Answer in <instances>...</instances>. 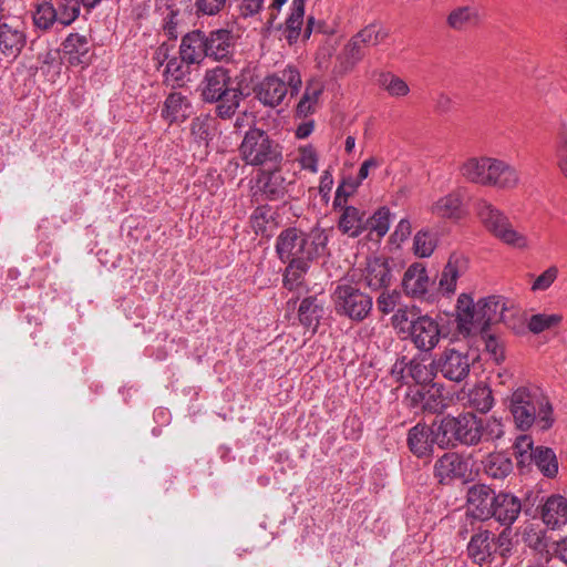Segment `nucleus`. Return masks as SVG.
<instances>
[{"label":"nucleus","mask_w":567,"mask_h":567,"mask_svg":"<svg viewBox=\"0 0 567 567\" xmlns=\"http://www.w3.org/2000/svg\"><path fill=\"white\" fill-rule=\"evenodd\" d=\"M367 230L375 233L378 237L384 236L390 228V212L385 207L379 208L371 217H365Z\"/></svg>","instance_id":"8fccbe9b"},{"label":"nucleus","mask_w":567,"mask_h":567,"mask_svg":"<svg viewBox=\"0 0 567 567\" xmlns=\"http://www.w3.org/2000/svg\"><path fill=\"white\" fill-rule=\"evenodd\" d=\"M409 398L412 405L433 413L441 412L445 406L441 389L435 384L411 389Z\"/></svg>","instance_id":"b1692460"},{"label":"nucleus","mask_w":567,"mask_h":567,"mask_svg":"<svg viewBox=\"0 0 567 567\" xmlns=\"http://www.w3.org/2000/svg\"><path fill=\"white\" fill-rule=\"evenodd\" d=\"M228 0H194L195 14L197 17H215L226 8Z\"/></svg>","instance_id":"603ef678"},{"label":"nucleus","mask_w":567,"mask_h":567,"mask_svg":"<svg viewBox=\"0 0 567 567\" xmlns=\"http://www.w3.org/2000/svg\"><path fill=\"white\" fill-rule=\"evenodd\" d=\"M27 44V30L22 22L0 23V53L7 58H17Z\"/></svg>","instance_id":"f8f14e48"},{"label":"nucleus","mask_w":567,"mask_h":567,"mask_svg":"<svg viewBox=\"0 0 567 567\" xmlns=\"http://www.w3.org/2000/svg\"><path fill=\"white\" fill-rule=\"evenodd\" d=\"M298 161L303 169L317 173L318 155L311 145L300 147Z\"/></svg>","instance_id":"052dcab7"},{"label":"nucleus","mask_w":567,"mask_h":567,"mask_svg":"<svg viewBox=\"0 0 567 567\" xmlns=\"http://www.w3.org/2000/svg\"><path fill=\"white\" fill-rule=\"evenodd\" d=\"M508 410L516 426L523 431L537 423L542 430L553 425V408L537 388L519 386L508 398Z\"/></svg>","instance_id":"f03ea898"},{"label":"nucleus","mask_w":567,"mask_h":567,"mask_svg":"<svg viewBox=\"0 0 567 567\" xmlns=\"http://www.w3.org/2000/svg\"><path fill=\"white\" fill-rule=\"evenodd\" d=\"M436 444L442 447H454L458 443L460 435V415L444 416L439 423H434Z\"/></svg>","instance_id":"7c9ffc66"},{"label":"nucleus","mask_w":567,"mask_h":567,"mask_svg":"<svg viewBox=\"0 0 567 567\" xmlns=\"http://www.w3.org/2000/svg\"><path fill=\"white\" fill-rule=\"evenodd\" d=\"M64 53L71 65L87 64L90 62V47L85 35L71 33L63 42Z\"/></svg>","instance_id":"c85d7f7f"},{"label":"nucleus","mask_w":567,"mask_h":567,"mask_svg":"<svg viewBox=\"0 0 567 567\" xmlns=\"http://www.w3.org/2000/svg\"><path fill=\"white\" fill-rule=\"evenodd\" d=\"M243 90L224 66L206 70L200 82V96L207 103H216L218 117L227 120L235 115L243 100Z\"/></svg>","instance_id":"f257e3e1"},{"label":"nucleus","mask_w":567,"mask_h":567,"mask_svg":"<svg viewBox=\"0 0 567 567\" xmlns=\"http://www.w3.org/2000/svg\"><path fill=\"white\" fill-rule=\"evenodd\" d=\"M485 349L492 355V358L497 362H502L505 359L504 346L503 343L494 336H487L484 338Z\"/></svg>","instance_id":"680f3d73"},{"label":"nucleus","mask_w":567,"mask_h":567,"mask_svg":"<svg viewBox=\"0 0 567 567\" xmlns=\"http://www.w3.org/2000/svg\"><path fill=\"white\" fill-rule=\"evenodd\" d=\"M543 522L551 528L567 523V498L553 495L547 498L542 509Z\"/></svg>","instance_id":"c756f323"},{"label":"nucleus","mask_w":567,"mask_h":567,"mask_svg":"<svg viewBox=\"0 0 567 567\" xmlns=\"http://www.w3.org/2000/svg\"><path fill=\"white\" fill-rule=\"evenodd\" d=\"M467 553L475 564L486 563L496 553L494 534L487 529L475 533L467 545Z\"/></svg>","instance_id":"393cba45"},{"label":"nucleus","mask_w":567,"mask_h":567,"mask_svg":"<svg viewBox=\"0 0 567 567\" xmlns=\"http://www.w3.org/2000/svg\"><path fill=\"white\" fill-rule=\"evenodd\" d=\"M264 7V0H240L239 11L244 18L257 14Z\"/></svg>","instance_id":"69168bd1"},{"label":"nucleus","mask_w":567,"mask_h":567,"mask_svg":"<svg viewBox=\"0 0 567 567\" xmlns=\"http://www.w3.org/2000/svg\"><path fill=\"white\" fill-rule=\"evenodd\" d=\"M310 261H291L284 275V286L290 291L301 293L303 291V277L308 271Z\"/></svg>","instance_id":"4c0bfd02"},{"label":"nucleus","mask_w":567,"mask_h":567,"mask_svg":"<svg viewBox=\"0 0 567 567\" xmlns=\"http://www.w3.org/2000/svg\"><path fill=\"white\" fill-rule=\"evenodd\" d=\"M561 321L563 316L559 313H536L530 316L526 324L532 333L539 334L558 327Z\"/></svg>","instance_id":"a18cd8bd"},{"label":"nucleus","mask_w":567,"mask_h":567,"mask_svg":"<svg viewBox=\"0 0 567 567\" xmlns=\"http://www.w3.org/2000/svg\"><path fill=\"white\" fill-rule=\"evenodd\" d=\"M483 440L486 441L498 439L503 435L502 424L495 419L487 420L486 422L483 421Z\"/></svg>","instance_id":"338daca9"},{"label":"nucleus","mask_w":567,"mask_h":567,"mask_svg":"<svg viewBox=\"0 0 567 567\" xmlns=\"http://www.w3.org/2000/svg\"><path fill=\"white\" fill-rule=\"evenodd\" d=\"M359 186V182H355L353 178L343 181L337 188L333 207L338 208L347 206L348 197H350Z\"/></svg>","instance_id":"5fc2aeb1"},{"label":"nucleus","mask_w":567,"mask_h":567,"mask_svg":"<svg viewBox=\"0 0 567 567\" xmlns=\"http://www.w3.org/2000/svg\"><path fill=\"white\" fill-rule=\"evenodd\" d=\"M206 33L200 30L188 32L182 38L181 59L187 64H200L207 58Z\"/></svg>","instance_id":"dca6fc26"},{"label":"nucleus","mask_w":567,"mask_h":567,"mask_svg":"<svg viewBox=\"0 0 567 567\" xmlns=\"http://www.w3.org/2000/svg\"><path fill=\"white\" fill-rule=\"evenodd\" d=\"M537 468L547 477H554L558 473V462L555 453L549 447L538 446L532 452L530 458Z\"/></svg>","instance_id":"ea45409f"},{"label":"nucleus","mask_w":567,"mask_h":567,"mask_svg":"<svg viewBox=\"0 0 567 567\" xmlns=\"http://www.w3.org/2000/svg\"><path fill=\"white\" fill-rule=\"evenodd\" d=\"M207 58L224 61L230 58L236 38L230 30L217 29L206 34Z\"/></svg>","instance_id":"6ab92c4d"},{"label":"nucleus","mask_w":567,"mask_h":567,"mask_svg":"<svg viewBox=\"0 0 567 567\" xmlns=\"http://www.w3.org/2000/svg\"><path fill=\"white\" fill-rule=\"evenodd\" d=\"M436 236L429 230H420L414 236L413 250L420 258L430 257L436 247Z\"/></svg>","instance_id":"09e8293b"},{"label":"nucleus","mask_w":567,"mask_h":567,"mask_svg":"<svg viewBox=\"0 0 567 567\" xmlns=\"http://www.w3.org/2000/svg\"><path fill=\"white\" fill-rule=\"evenodd\" d=\"M472 364L473 360L467 352H461L455 349H445L435 359L437 372L443 378L453 382L464 381L470 375Z\"/></svg>","instance_id":"1a4fd4ad"},{"label":"nucleus","mask_w":567,"mask_h":567,"mask_svg":"<svg viewBox=\"0 0 567 567\" xmlns=\"http://www.w3.org/2000/svg\"><path fill=\"white\" fill-rule=\"evenodd\" d=\"M435 425L417 423L409 430L408 446L410 451L417 457H423L432 452V447L436 444L434 440Z\"/></svg>","instance_id":"4be33fe9"},{"label":"nucleus","mask_w":567,"mask_h":567,"mask_svg":"<svg viewBox=\"0 0 567 567\" xmlns=\"http://www.w3.org/2000/svg\"><path fill=\"white\" fill-rule=\"evenodd\" d=\"M342 213L339 217L338 228L349 237H358L367 230L365 213L354 206L339 207Z\"/></svg>","instance_id":"bb28decb"},{"label":"nucleus","mask_w":567,"mask_h":567,"mask_svg":"<svg viewBox=\"0 0 567 567\" xmlns=\"http://www.w3.org/2000/svg\"><path fill=\"white\" fill-rule=\"evenodd\" d=\"M58 19V11L52 3L43 1L37 4L33 12V23L38 29L49 30Z\"/></svg>","instance_id":"49530a36"},{"label":"nucleus","mask_w":567,"mask_h":567,"mask_svg":"<svg viewBox=\"0 0 567 567\" xmlns=\"http://www.w3.org/2000/svg\"><path fill=\"white\" fill-rule=\"evenodd\" d=\"M323 92V84L320 80L312 79L307 82L306 90L299 103L296 113L299 117H307L316 111L319 97Z\"/></svg>","instance_id":"f704fd0d"},{"label":"nucleus","mask_w":567,"mask_h":567,"mask_svg":"<svg viewBox=\"0 0 567 567\" xmlns=\"http://www.w3.org/2000/svg\"><path fill=\"white\" fill-rule=\"evenodd\" d=\"M514 449L517 456L520 457V462L525 461V456L532 458V452L535 451L533 446V440L528 435L518 436Z\"/></svg>","instance_id":"e2e57ef3"},{"label":"nucleus","mask_w":567,"mask_h":567,"mask_svg":"<svg viewBox=\"0 0 567 567\" xmlns=\"http://www.w3.org/2000/svg\"><path fill=\"white\" fill-rule=\"evenodd\" d=\"M520 511L522 504L516 496L508 493H498L491 517H494L502 525L511 526L517 519Z\"/></svg>","instance_id":"a878e982"},{"label":"nucleus","mask_w":567,"mask_h":567,"mask_svg":"<svg viewBox=\"0 0 567 567\" xmlns=\"http://www.w3.org/2000/svg\"><path fill=\"white\" fill-rule=\"evenodd\" d=\"M457 330L463 336H470L476 330H482L478 317V301L474 303L471 296L461 293L456 305Z\"/></svg>","instance_id":"2eb2a0df"},{"label":"nucleus","mask_w":567,"mask_h":567,"mask_svg":"<svg viewBox=\"0 0 567 567\" xmlns=\"http://www.w3.org/2000/svg\"><path fill=\"white\" fill-rule=\"evenodd\" d=\"M378 83L391 97L401 99L410 93L409 84L391 72H383L378 79Z\"/></svg>","instance_id":"37998d69"},{"label":"nucleus","mask_w":567,"mask_h":567,"mask_svg":"<svg viewBox=\"0 0 567 567\" xmlns=\"http://www.w3.org/2000/svg\"><path fill=\"white\" fill-rule=\"evenodd\" d=\"M174 49L173 43L163 42L159 44L153 55V61L157 69H159L164 63H167L171 60V52Z\"/></svg>","instance_id":"0e129e2a"},{"label":"nucleus","mask_w":567,"mask_h":567,"mask_svg":"<svg viewBox=\"0 0 567 567\" xmlns=\"http://www.w3.org/2000/svg\"><path fill=\"white\" fill-rule=\"evenodd\" d=\"M363 56L364 47L361 43H358L355 38L352 37L337 58L339 71L342 73L349 72L363 59Z\"/></svg>","instance_id":"c9c22d12"},{"label":"nucleus","mask_w":567,"mask_h":567,"mask_svg":"<svg viewBox=\"0 0 567 567\" xmlns=\"http://www.w3.org/2000/svg\"><path fill=\"white\" fill-rule=\"evenodd\" d=\"M520 183L519 172L508 162L493 157L485 187L509 190Z\"/></svg>","instance_id":"4468645a"},{"label":"nucleus","mask_w":567,"mask_h":567,"mask_svg":"<svg viewBox=\"0 0 567 567\" xmlns=\"http://www.w3.org/2000/svg\"><path fill=\"white\" fill-rule=\"evenodd\" d=\"M484 472L493 478H504L513 470L511 458L503 453H492L483 461Z\"/></svg>","instance_id":"58836bf2"},{"label":"nucleus","mask_w":567,"mask_h":567,"mask_svg":"<svg viewBox=\"0 0 567 567\" xmlns=\"http://www.w3.org/2000/svg\"><path fill=\"white\" fill-rule=\"evenodd\" d=\"M430 286L426 268L421 262H414L405 270L402 278V288L406 296L423 298Z\"/></svg>","instance_id":"a211bd4d"},{"label":"nucleus","mask_w":567,"mask_h":567,"mask_svg":"<svg viewBox=\"0 0 567 567\" xmlns=\"http://www.w3.org/2000/svg\"><path fill=\"white\" fill-rule=\"evenodd\" d=\"M332 300L338 315L358 322L368 318L373 307L372 297L351 284H339Z\"/></svg>","instance_id":"0eeeda50"},{"label":"nucleus","mask_w":567,"mask_h":567,"mask_svg":"<svg viewBox=\"0 0 567 567\" xmlns=\"http://www.w3.org/2000/svg\"><path fill=\"white\" fill-rule=\"evenodd\" d=\"M493 403L492 390L486 384L478 383L468 391L467 404L475 410L486 413L492 409Z\"/></svg>","instance_id":"79ce46f5"},{"label":"nucleus","mask_w":567,"mask_h":567,"mask_svg":"<svg viewBox=\"0 0 567 567\" xmlns=\"http://www.w3.org/2000/svg\"><path fill=\"white\" fill-rule=\"evenodd\" d=\"M357 272H359L358 284L372 291L389 288L393 280V268L391 261L385 257L367 259L363 268L353 270L352 280H354Z\"/></svg>","instance_id":"6e6552de"},{"label":"nucleus","mask_w":567,"mask_h":567,"mask_svg":"<svg viewBox=\"0 0 567 567\" xmlns=\"http://www.w3.org/2000/svg\"><path fill=\"white\" fill-rule=\"evenodd\" d=\"M491 156H471L458 166V173L467 183L486 186L491 168Z\"/></svg>","instance_id":"aec40b11"},{"label":"nucleus","mask_w":567,"mask_h":567,"mask_svg":"<svg viewBox=\"0 0 567 567\" xmlns=\"http://www.w3.org/2000/svg\"><path fill=\"white\" fill-rule=\"evenodd\" d=\"M466 472L467 463L453 452L445 453L434 464V475L440 483H445L453 478H463Z\"/></svg>","instance_id":"412c9836"},{"label":"nucleus","mask_w":567,"mask_h":567,"mask_svg":"<svg viewBox=\"0 0 567 567\" xmlns=\"http://www.w3.org/2000/svg\"><path fill=\"white\" fill-rule=\"evenodd\" d=\"M239 152L243 161L251 166L277 168L284 159L282 147L267 132L256 127L246 132Z\"/></svg>","instance_id":"39448f33"},{"label":"nucleus","mask_w":567,"mask_h":567,"mask_svg":"<svg viewBox=\"0 0 567 567\" xmlns=\"http://www.w3.org/2000/svg\"><path fill=\"white\" fill-rule=\"evenodd\" d=\"M401 298V292L395 289H382L377 298V308L382 315L394 312L400 305Z\"/></svg>","instance_id":"3c124183"},{"label":"nucleus","mask_w":567,"mask_h":567,"mask_svg":"<svg viewBox=\"0 0 567 567\" xmlns=\"http://www.w3.org/2000/svg\"><path fill=\"white\" fill-rule=\"evenodd\" d=\"M329 236L324 229L312 228L303 233L297 228H287L276 241V251L284 262L312 261L327 252Z\"/></svg>","instance_id":"7ed1b4c3"},{"label":"nucleus","mask_w":567,"mask_h":567,"mask_svg":"<svg viewBox=\"0 0 567 567\" xmlns=\"http://www.w3.org/2000/svg\"><path fill=\"white\" fill-rule=\"evenodd\" d=\"M512 303L502 296H488L478 299V317L481 318L482 331L491 324L504 322L509 328H515L509 315L512 312Z\"/></svg>","instance_id":"9d476101"},{"label":"nucleus","mask_w":567,"mask_h":567,"mask_svg":"<svg viewBox=\"0 0 567 567\" xmlns=\"http://www.w3.org/2000/svg\"><path fill=\"white\" fill-rule=\"evenodd\" d=\"M481 20L478 9L471 6L458 7L451 11L447 24L454 30H463L476 25Z\"/></svg>","instance_id":"e433bc0d"},{"label":"nucleus","mask_w":567,"mask_h":567,"mask_svg":"<svg viewBox=\"0 0 567 567\" xmlns=\"http://www.w3.org/2000/svg\"><path fill=\"white\" fill-rule=\"evenodd\" d=\"M467 268L468 261L463 255L452 254L439 280V290L444 296L454 295L457 279L466 272Z\"/></svg>","instance_id":"f3484780"},{"label":"nucleus","mask_w":567,"mask_h":567,"mask_svg":"<svg viewBox=\"0 0 567 567\" xmlns=\"http://www.w3.org/2000/svg\"><path fill=\"white\" fill-rule=\"evenodd\" d=\"M484 436L483 420L473 413L460 414L458 443L476 445Z\"/></svg>","instance_id":"2f4dec72"},{"label":"nucleus","mask_w":567,"mask_h":567,"mask_svg":"<svg viewBox=\"0 0 567 567\" xmlns=\"http://www.w3.org/2000/svg\"><path fill=\"white\" fill-rule=\"evenodd\" d=\"M183 63H185L181 58L173 56L165 65L163 71V75L166 81L181 82L184 79L185 72L183 70Z\"/></svg>","instance_id":"bf43d9fd"},{"label":"nucleus","mask_w":567,"mask_h":567,"mask_svg":"<svg viewBox=\"0 0 567 567\" xmlns=\"http://www.w3.org/2000/svg\"><path fill=\"white\" fill-rule=\"evenodd\" d=\"M302 79L299 70L287 65L284 70L266 76L256 89L257 99L267 106H278L290 94L297 95L301 89Z\"/></svg>","instance_id":"423d86ee"},{"label":"nucleus","mask_w":567,"mask_h":567,"mask_svg":"<svg viewBox=\"0 0 567 567\" xmlns=\"http://www.w3.org/2000/svg\"><path fill=\"white\" fill-rule=\"evenodd\" d=\"M558 272L559 270L556 266L548 267L545 271L535 278L530 290L534 292L546 291L557 279Z\"/></svg>","instance_id":"6e6d98bb"},{"label":"nucleus","mask_w":567,"mask_h":567,"mask_svg":"<svg viewBox=\"0 0 567 567\" xmlns=\"http://www.w3.org/2000/svg\"><path fill=\"white\" fill-rule=\"evenodd\" d=\"M190 103L182 93H171L162 109V117L168 123L183 122L190 115Z\"/></svg>","instance_id":"cd10ccee"},{"label":"nucleus","mask_w":567,"mask_h":567,"mask_svg":"<svg viewBox=\"0 0 567 567\" xmlns=\"http://www.w3.org/2000/svg\"><path fill=\"white\" fill-rule=\"evenodd\" d=\"M558 166L567 178V124H563L557 138Z\"/></svg>","instance_id":"4d7b16f0"},{"label":"nucleus","mask_w":567,"mask_h":567,"mask_svg":"<svg viewBox=\"0 0 567 567\" xmlns=\"http://www.w3.org/2000/svg\"><path fill=\"white\" fill-rule=\"evenodd\" d=\"M322 313V307L317 303V299L313 297L303 299L299 306V320L305 327L316 329Z\"/></svg>","instance_id":"c03bdc74"},{"label":"nucleus","mask_w":567,"mask_h":567,"mask_svg":"<svg viewBox=\"0 0 567 567\" xmlns=\"http://www.w3.org/2000/svg\"><path fill=\"white\" fill-rule=\"evenodd\" d=\"M278 168H272L271 172L262 171L258 176L259 189L269 200L284 199L291 185V182H287Z\"/></svg>","instance_id":"5701e85b"},{"label":"nucleus","mask_w":567,"mask_h":567,"mask_svg":"<svg viewBox=\"0 0 567 567\" xmlns=\"http://www.w3.org/2000/svg\"><path fill=\"white\" fill-rule=\"evenodd\" d=\"M306 0H292L290 13L285 22L284 34L289 44L295 43L300 37Z\"/></svg>","instance_id":"72a5a7b5"},{"label":"nucleus","mask_w":567,"mask_h":567,"mask_svg":"<svg viewBox=\"0 0 567 567\" xmlns=\"http://www.w3.org/2000/svg\"><path fill=\"white\" fill-rule=\"evenodd\" d=\"M475 210L485 229L504 245L516 249L529 248L528 237L517 230L508 216L486 199L475 204Z\"/></svg>","instance_id":"20e7f679"},{"label":"nucleus","mask_w":567,"mask_h":567,"mask_svg":"<svg viewBox=\"0 0 567 567\" xmlns=\"http://www.w3.org/2000/svg\"><path fill=\"white\" fill-rule=\"evenodd\" d=\"M208 121L204 118L196 117L192 121L190 132L195 138L199 141H206L208 137Z\"/></svg>","instance_id":"774afa93"},{"label":"nucleus","mask_w":567,"mask_h":567,"mask_svg":"<svg viewBox=\"0 0 567 567\" xmlns=\"http://www.w3.org/2000/svg\"><path fill=\"white\" fill-rule=\"evenodd\" d=\"M406 372L420 386L429 385L437 373L435 359L431 363L411 360Z\"/></svg>","instance_id":"a19ab883"},{"label":"nucleus","mask_w":567,"mask_h":567,"mask_svg":"<svg viewBox=\"0 0 567 567\" xmlns=\"http://www.w3.org/2000/svg\"><path fill=\"white\" fill-rule=\"evenodd\" d=\"M389 35V31L378 23H370L353 35L358 43L363 47L378 45L380 42L385 40Z\"/></svg>","instance_id":"de8ad7c7"},{"label":"nucleus","mask_w":567,"mask_h":567,"mask_svg":"<svg viewBox=\"0 0 567 567\" xmlns=\"http://www.w3.org/2000/svg\"><path fill=\"white\" fill-rule=\"evenodd\" d=\"M409 336L419 350L429 352L439 344L441 329L436 320L424 315L411 321Z\"/></svg>","instance_id":"9b49d317"},{"label":"nucleus","mask_w":567,"mask_h":567,"mask_svg":"<svg viewBox=\"0 0 567 567\" xmlns=\"http://www.w3.org/2000/svg\"><path fill=\"white\" fill-rule=\"evenodd\" d=\"M412 320L409 307H399L391 317V324L400 333H410V324Z\"/></svg>","instance_id":"13d9d810"},{"label":"nucleus","mask_w":567,"mask_h":567,"mask_svg":"<svg viewBox=\"0 0 567 567\" xmlns=\"http://www.w3.org/2000/svg\"><path fill=\"white\" fill-rule=\"evenodd\" d=\"M58 11L59 22L69 25L80 16V0H64Z\"/></svg>","instance_id":"864d4df0"},{"label":"nucleus","mask_w":567,"mask_h":567,"mask_svg":"<svg viewBox=\"0 0 567 567\" xmlns=\"http://www.w3.org/2000/svg\"><path fill=\"white\" fill-rule=\"evenodd\" d=\"M496 496L486 485L472 486L467 492V513L480 520L491 518Z\"/></svg>","instance_id":"ddd939ff"},{"label":"nucleus","mask_w":567,"mask_h":567,"mask_svg":"<svg viewBox=\"0 0 567 567\" xmlns=\"http://www.w3.org/2000/svg\"><path fill=\"white\" fill-rule=\"evenodd\" d=\"M432 214L442 218H461L463 215V196L460 192H451L439 198L431 207Z\"/></svg>","instance_id":"473e14b6"}]
</instances>
